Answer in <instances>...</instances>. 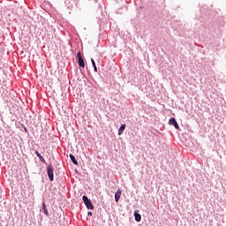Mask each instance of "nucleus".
Instances as JSON below:
<instances>
[{"label":"nucleus","instance_id":"obj_8","mask_svg":"<svg viewBox=\"0 0 226 226\" xmlns=\"http://www.w3.org/2000/svg\"><path fill=\"white\" fill-rule=\"evenodd\" d=\"M70 158L72 162V163H74V165H79V162H77V159H75V155L74 154H70Z\"/></svg>","mask_w":226,"mask_h":226},{"label":"nucleus","instance_id":"obj_11","mask_svg":"<svg viewBox=\"0 0 226 226\" xmlns=\"http://www.w3.org/2000/svg\"><path fill=\"white\" fill-rule=\"evenodd\" d=\"M91 62H92V64H93V66H94V72H98V68H96V64L94 63V59H91Z\"/></svg>","mask_w":226,"mask_h":226},{"label":"nucleus","instance_id":"obj_1","mask_svg":"<svg viewBox=\"0 0 226 226\" xmlns=\"http://www.w3.org/2000/svg\"><path fill=\"white\" fill-rule=\"evenodd\" d=\"M82 200L88 209H94V206H93V203H91V200H89L87 196H83Z\"/></svg>","mask_w":226,"mask_h":226},{"label":"nucleus","instance_id":"obj_6","mask_svg":"<svg viewBox=\"0 0 226 226\" xmlns=\"http://www.w3.org/2000/svg\"><path fill=\"white\" fill-rule=\"evenodd\" d=\"M126 130V124H124L120 126L118 130V135H123V132Z\"/></svg>","mask_w":226,"mask_h":226},{"label":"nucleus","instance_id":"obj_9","mask_svg":"<svg viewBox=\"0 0 226 226\" xmlns=\"http://www.w3.org/2000/svg\"><path fill=\"white\" fill-rule=\"evenodd\" d=\"M134 216L137 222H140V220H142V215H140V214H138L137 212L134 213Z\"/></svg>","mask_w":226,"mask_h":226},{"label":"nucleus","instance_id":"obj_5","mask_svg":"<svg viewBox=\"0 0 226 226\" xmlns=\"http://www.w3.org/2000/svg\"><path fill=\"white\" fill-rule=\"evenodd\" d=\"M123 193V191L121 189H118L115 193V200L116 202H119V200L121 199V194Z\"/></svg>","mask_w":226,"mask_h":226},{"label":"nucleus","instance_id":"obj_13","mask_svg":"<svg viewBox=\"0 0 226 226\" xmlns=\"http://www.w3.org/2000/svg\"><path fill=\"white\" fill-rule=\"evenodd\" d=\"M6 226H8V225H6Z\"/></svg>","mask_w":226,"mask_h":226},{"label":"nucleus","instance_id":"obj_4","mask_svg":"<svg viewBox=\"0 0 226 226\" xmlns=\"http://www.w3.org/2000/svg\"><path fill=\"white\" fill-rule=\"evenodd\" d=\"M169 124H172L176 128V130H179V124H177V121H176L175 117L170 118Z\"/></svg>","mask_w":226,"mask_h":226},{"label":"nucleus","instance_id":"obj_3","mask_svg":"<svg viewBox=\"0 0 226 226\" xmlns=\"http://www.w3.org/2000/svg\"><path fill=\"white\" fill-rule=\"evenodd\" d=\"M47 172L49 181H54V169H52V165L47 167Z\"/></svg>","mask_w":226,"mask_h":226},{"label":"nucleus","instance_id":"obj_12","mask_svg":"<svg viewBox=\"0 0 226 226\" xmlns=\"http://www.w3.org/2000/svg\"><path fill=\"white\" fill-rule=\"evenodd\" d=\"M87 215H88V216H93V212H88V213H87Z\"/></svg>","mask_w":226,"mask_h":226},{"label":"nucleus","instance_id":"obj_7","mask_svg":"<svg viewBox=\"0 0 226 226\" xmlns=\"http://www.w3.org/2000/svg\"><path fill=\"white\" fill-rule=\"evenodd\" d=\"M35 154H36V156L39 157L40 162H41L42 163H46L45 158H43V156H41V154H40V152L35 151Z\"/></svg>","mask_w":226,"mask_h":226},{"label":"nucleus","instance_id":"obj_10","mask_svg":"<svg viewBox=\"0 0 226 226\" xmlns=\"http://www.w3.org/2000/svg\"><path fill=\"white\" fill-rule=\"evenodd\" d=\"M42 209L44 211V215H46V216H49V210H47V205H45V203H42Z\"/></svg>","mask_w":226,"mask_h":226},{"label":"nucleus","instance_id":"obj_2","mask_svg":"<svg viewBox=\"0 0 226 226\" xmlns=\"http://www.w3.org/2000/svg\"><path fill=\"white\" fill-rule=\"evenodd\" d=\"M77 57L79 61V66H80V68H86V63H84V58H82V54L80 51L77 53Z\"/></svg>","mask_w":226,"mask_h":226}]
</instances>
